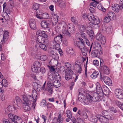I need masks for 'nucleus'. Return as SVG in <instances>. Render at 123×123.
<instances>
[{
  "label": "nucleus",
  "mask_w": 123,
  "mask_h": 123,
  "mask_svg": "<svg viewBox=\"0 0 123 123\" xmlns=\"http://www.w3.org/2000/svg\"><path fill=\"white\" fill-rule=\"evenodd\" d=\"M70 72L68 73L65 72V78L67 80H68L72 78V76L69 73ZM71 73V72H70Z\"/></svg>",
  "instance_id": "obj_37"
},
{
  "label": "nucleus",
  "mask_w": 123,
  "mask_h": 123,
  "mask_svg": "<svg viewBox=\"0 0 123 123\" xmlns=\"http://www.w3.org/2000/svg\"><path fill=\"white\" fill-rule=\"evenodd\" d=\"M33 66L37 67L40 68L41 67V64L40 62L37 61L34 63Z\"/></svg>",
  "instance_id": "obj_46"
},
{
  "label": "nucleus",
  "mask_w": 123,
  "mask_h": 123,
  "mask_svg": "<svg viewBox=\"0 0 123 123\" xmlns=\"http://www.w3.org/2000/svg\"><path fill=\"white\" fill-rule=\"evenodd\" d=\"M23 96H26L27 99L33 102L32 103V107L34 109L36 105V102L37 99L38 94L37 91L35 89H33L32 91V96L31 95L24 94Z\"/></svg>",
  "instance_id": "obj_1"
},
{
  "label": "nucleus",
  "mask_w": 123,
  "mask_h": 123,
  "mask_svg": "<svg viewBox=\"0 0 123 123\" xmlns=\"http://www.w3.org/2000/svg\"><path fill=\"white\" fill-rule=\"evenodd\" d=\"M42 18H48L49 17V14L47 13H44L42 14Z\"/></svg>",
  "instance_id": "obj_53"
},
{
  "label": "nucleus",
  "mask_w": 123,
  "mask_h": 123,
  "mask_svg": "<svg viewBox=\"0 0 123 123\" xmlns=\"http://www.w3.org/2000/svg\"><path fill=\"white\" fill-rule=\"evenodd\" d=\"M58 17L56 14H55L53 15L51 21L52 24L54 25H55L57 23L58 21Z\"/></svg>",
  "instance_id": "obj_23"
},
{
  "label": "nucleus",
  "mask_w": 123,
  "mask_h": 123,
  "mask_svg": "<svg viewBox=\"0 0 123 123\" xmlns=\"http://www.w3.org/2000/svg\"><path fill=\"white\" fill-rule=\"evenodd\" d=\"M65 66L67 68H68V72H71V73H72L73 71L71 69L72 67L71 64L68 62H67L65 63Z\"/></svg>",
  "instance_id": "obj_32"
},
{
  "label": "nucleus",
  "mask_w": 123,
  "mask_h": 123,
  "mask_svg": "<svg viewBox=\"0 0 123 123\" xmlns=\"http://www.w3.org/2000/svg\"><path fill=\"white\" fill-rule=\"evenodd\" d=\"M67 52L70 55H73L74 53L75 52L73 48L71 47H68L67 48Z\"/></svg>",
  "instance_id": "obj_33"
},
{
  "label": "nucleus",
  "mask_w": 123,
  "mask_h": 123,
  "mask_svg": "<svg viewBox=\"0 0 123 123\" xmlns=\"http://www.w3.org/2000/svg\"><path fill=\"white\" fill-rule=\"evenodd\" d=\"M29 24L30 28L32 29H35L36 28V23L35 20L33 19L29 21Z\"/></svg>",
  "instance_id": "obj_19"
},
{
  "label": "nucleus",
  "mask_w": 123,
  "mask_h": 123,
  "mask_svg": "<svg viewBox=\"0 0 123 123\" xmlns=\"http://www.w3.org/2000/svg\"><path fill=\"white\" fill-rule=\"evenodd\" d=\"M81 116L84 119H86L87 117V114L85 112H82Z\"/></svg>",
  "instance_id": "obj_51"
},
{
  "label": "nucleus",
  "mask_w": 123,
  "mask_h": 123,
  "mask_svg": "<svg viewBox=\"0 0 123 123\" xmlns=\"http://www.w3.org/2000/svg\"><path fill=\"white\" fill-rule=\"evenodd\" d=\"M77 123H84V122L83 120L80 118H78L77 120Z\"/></svg>",
  "instance_id": "obj_63"
},
{
  "label": "nucleus",
  "mask_w": 123,
  "mask_h": 123,
  "mask_svg": "<svg viewBox=\"0 0 123 123\" xmlns=\"http://www.w3.org/2000/svg\"><path fill=\"white\" fill-rule=\"evenodd\" d=\"M52 81H48L47 84L48 87H50L52 88L54 86V83H52Z\"/></svg>",
  "instance_id": "obj_50"
},
{
  "label": "nucleus",
  "mask_w": 123,
  "mask_h": 123,
  "mask_svg": "<svg viewBox=\"0 0 123 123\" xmlns=\"http://www.w3.org/2000/svg\"><path fill=\"white\" fill-rule=\"evenodd\" d=\"M98 117H99V114L97 115V116H94L91 118V120L92 122L96 123L97 121Z\"/></svg>",
  "instance_id": "obj_36"
},
{
  "label": "nucleus",
  "mask_w": 123,
  "mask_h": 123,
  "mask_svg": "<svg viewBox=\"0 0 123 123\" xmlns=\"http://www.w3.org/2000/svg\"><path fill=\"white\" fill-rule=\"evenodd\" d=\"M81 35L83 39H84L85 40L86 43L87 45L88 46H90V44L86 34L83 32H81Z\"/></svg>",
  "instance_id": "obj_16"
},
{
  "label": "nucleus",
  "mask_w": 123,
  "mask_h": 123,
  "mask_svg": "<svg viewBox=\"0 0 123 123\" xmlns=\"http://www.w3.org/2000/svg\"><path fill=\"white\" fill-rule=\"evenodd\" d=\"M94 2L90 3V5L91 6H93L94 7H95L97 6V4L99 3V2H96L95 1H94Z\"/></svg>",
  "instance_id": "obj_57"
},
{
  "label": "nucleus",
  "mask_w": 123,
  "mask_h": 123,
  "mask_svg": "<svg viewBox=\"0 0 123 123\" xmlns=\"http://www.w3.org/2000/svg\"><path fill=\"white\" fill-rule=\"evenodd\" d=\"M98 51L96 50H93L91 53V55L93 57H97Z\"/></svg>",
  "instance_id": "obj_44"
},
{
  "label": "nucleus",
  "mask_w": 123,
  "mask_h": 123,
  "mask_svg": "<svg viewBox=\"0 0 123 123\" xmlns=\"http://www.w3.org/2000/svg\"><path fill=\"white\" fill-rule=\"evenodd\" d=\"M80 50L81 51L82 54L84 56L86 55L87 52H89L88 48L86 47L85 46Z\"/></svg>",
  "instance_id": "obj_22"
},
{
  "label": "nucleus",
  "mask_w": 123,
  "mask_h": 123,
  "mask_svg": "<svg viewBox=\"0 0 123 123\" xmlns=\"http://www.w3.org/2000/svg\"><path fill=\"white\" fill-rule=\"evenodd\" d=\"M115 93L116 97L120 99H123V92L122 90L117 89L115 90Z\"/></svg>",
  "instance_id": "obj_9"
},
{
  "label": "nucleus",
  "mask_w": 123,
  "mask_h": 123,
  "mask_svg": "<svg viewBox=\"0 0 123 123\" xmlns=\"http://www.w3.org/2000/svg\"><path fill=\"white\" fill-rule=\"evenodd\" d=\"M15 101L17 104V106L18 107H17V108L20 109H21V107L20 105L21 103V101L20 98L18 97H16L15 98Z\"/></svg>",
  "instance_id": "obj_29"
},
{
  "label": "nucleus",
  "mask_w": 123,
  "mask_h": 123,
  "mask_svg": "<svg viewBox=\"0 0 123 123\" xmlns=\"http://www.w3.org/2000/svg\"><path fill=\"white\" fill-rule=\"evenodd\" d=\"M57 74L58 75V77L57 75H50L49 77V78L50 79V80H51V81H53L54 80L56 79H57V78H60V76L57 73Z\"/></svg>",
  "instance_id": "obj_30"
},
{
  "label": "nucleus",
  "mask_w": 123,
  "mask_h": 123,
  "mask_svg": "<svg viewBox=\"0 0 123 123\" xmlns=\"http://www.w3.org/2000/svg\"><path fill=\"white\" fill-rule=\"evenodd\" d=\"M102 115L105 117H111L110 115L109 112L108 111H102Z\"/></svg>",
  "instance_id": "obj_40"
},
{
  "label": "nucleus",
  "mask_w": 123,
  "mask_h": 123,
  "mask_svg": "<svg viewBox=\"0 0 123 123\" xmlns=\"http://www.w3.org/2000/svg\"><path fill=\"white\" fill-rule=\"evenodd\" d=\"M88 19L90 21L94 23L96 25H98L100 23V21L98 19H96L93 14L89 15Z\"/></svg>",
  "instance_id": "obj_12"
},
{
  "label": "nucleus",
  "mask_w": 123,
  "mask_h": 123,
  "mask_svg": "<svg viewBox=\"0 0 123 123\" xmlns=\"http://www.w3.org/2000/svg\"><path fill=\"white\" fill-rule=\"evenodd\" d=\"M40 59L42 61H45L48 60V57L46 55H43L41 56Z\"/></svg>",
  "instance_id": "obj_48"
},
{
  "label": "nucleus",
  "mask_w": 123,
  "mask_h": 123,
  "mask_svg": "<svg viewBox=\"0 0 123 123\" xmlns=\"http://www.w3.org/2000/svg\"><path fill=\"white\" fill-rule=\"evenodd\" d=\"M80 41H74V45L78 48L80 49L85 46L84 41L83 39L79 38Z\"/></svg>",
  "instance_id": "obj_6"
},
{
  "label": "nucleus",
  "mask_w": 123,
  "mask_h": 123,
  "mask_svg": "<svg viewBox=\"0 0 123 123\" xmlns=\"http://www.w3.org/2000/svg\"><path fill=\"white\" fill-rule=\"evenodd\" d=\"M46 90L48 92V93L49 95L51 94L53 92L52 88L50 87H47Z\"/></svg>",
  "instance_id": "obj_54"
},
{
  "label": "nucleus",
  "mask_w": 123,
  "mask_h": 123,
  "mask_svg": "<svg viewBox=\"0 0 123 123\" xmlns=\"http://www.w3.org/2000/svg\"><path fill=\"white\" fill-rule=\"evenodd\" d=\"M93 64L95 66H98L99 65V62L97 60H95L93 61Z\"/></svg>",
  "instance_id": "obj_64"
},
{
  "label": "nucleus",
  "mask_w": 123,
  "mask_h": 123,
  "mask_svg": "<svg viewBox=\"0 0 123 123\" xmlns=\"http://www.w3.org/2000/svg\"><path fill=\"white\" fill-rule=\"evenodd\" d=\"M41 24V27L44 28H49V24L48 21L45 20H43L42 21Z\"/></svg>",
  "instance_id": "obj_21"
},
{
  "label": "nucleus",
  "mask_w": 123,
  "mask_h": 123,
  "mask_svg": "<svg viewBox=\"0 0 123 123\" xmlns=\"http://www.w3.org/2000/svg\"><path fill=\"white\" fill-rule=\"evenodd\" d=\"M50 55L53 58L57 59L59 58V56L58 54L57 51L52 50L50 52Z\"/></svg>",
  "instance_id": "obj_20"
},
{
  "label": "nucleus",
  "mask_w": 123,
  "mask_h": 123,
  "mask_svg": "<svg viewBox=\"0 0 123 123\" xmlns=\"http://www.w3.org/2000/svg\"><path fill=\"white\" fill-rule=\"evenodd\" d=\"M63 118L62 117L61 114H59V116L57 118V123H62Z\"/></svg>",
  "instance_id": "obj_43"
},
{
  "label": "nucleus",
  "mask_w": 123,
  "mask_h": 123,
  "mask_svg": "<svg viewBox=\"0 0 123 123\" xmlns=\"http://www.w3.org/2000/svg\"><path fill=\"white\" fill-rule=\"evenodd\" d=\"M46 102L45 100L43 99L41 102L40 105L43 107L44 106L46 105Z\"/></svg>",
  "instance_id": "obj_60"
},
{
  "label": "nucleus",
  "mask_w": 123,
  "mask_h": 123,
  "mask_svg": "<svg viewBox=\"0 0 123 123\" xmlns=\"http://www.w3.org/2000/svg\"><path fill=\"white\" fill-rule=\"evenodd\" d=\"M104 20L105 22L108 23L111 20L110 18L108 17V16L107 15V16L105 17L104 18Z\"/></svg>",
  "instance_id": "obj_56"
},
{
  "label": "nucleus",
  "mask_w": 123,
  "mask_h": 123,
  "mask_svg": "<svg viewBox=\"0 0 123 123\" xmlns=\"http://www.w3.org/2000/svg\"><path fill=\"white\" fill-rule=\"evenodd\" d=\"M2 83L3 85L5 87H7L8 85V83L7 80L5 79H3L2 80Z\"/></svg>",
  "instance_id": "obj_47"
},
{
  "label": "nucleus",
  "mask_w": 123,
  "mask_h": 123,
  "mask_svg": "<svg viewBox=\"0 0 123 123\" xmlns=\"http://www.w3.org/2000/svg\"><path fill=\"white\" fill-rule=\"evenodd\" d=\"M16 109L15 108L14 106L12 105H9L7 107V110L10 112H11L13 111H15L16 110Z\"/></svg>",
  "instance_id": "obj_42"
},
{
  "label": "nucleus",
  "mask_w": 123,
  "mask_h": 123,
  "mask_svg": "<svg viewBox=\"0 0 123 123\" xmlns=\"http://www.w3.org/2000/svg\"><path fill=\"white\" fill-rule=\"evenodd\" d=\"M100 71L105 74H108L110 73L109 68L106 66L103 65L102 62H100Z\"/></svg>",
  "instance_id": "obj_5"
},
{
  "label": "nucleus",
  "mask_w": 123,
  "mask_h": 123,
  "mask_svg": "<svg viewBox=\"0 0 123 123\" xmlns=\"http://www.w3.org/2000/svg\"><path fill=\"white\" fill-rule=\"evenodd\" d=\"M23 99L24 101V105L23 107L25 110L26 111H28L31 110V101L29 100L25 96H23Z\"/></svg>",
  "instance_id": "obj_3"
},
{
  "label": "nucleus",
  "mask_w": 123,
  "mask_h": 123,
  "mask_svg": "<svg viewBox=\"0 0 123 123\" xmlns=\"http://www.w3.org/2000/svg\"><path fill=\"white\" fill-rule=\"evenodd\" d=\"M32 71L35 73H38L40 71V68L33 66L31 68Z\"/></svg>",
  "instance_id": "obj_35"
},
{
  "label": "nucleus",
  "mask_w": 123,
  "mask_h": 123,
  "mask_svg": "<svg viewBox=\"0 0 123 123\" xmlns=\"http://www.w3.org/2000/svg\"><path fill=\"white\" fill-rule=\"evenodd\" d=\"M8 116L12 121V123L13 122H19L21 123L22 122L21 118L19 116L11 113L9 114L8 115Z\"/></svg>",
  "instance_id": "obj_4"
},
{
  "label": "nucleus",
  "mask_w": 123,
  "mask_h": 123,
  "mask_svg": "<svg viewBox=\"0 0 123 123\" xmlns=\"http://www.w3.org/2000/svg\"><path fill=\"white\" fill-rule=\"evenodd\" d=\"M32 86L34 88V89H35V90H37L38 91H40L41 89V85L36 82H33Z\"/></svg>",
  "instance_id": "obj_25"
},
{
  "label": "nucleus",
  "mask_w": 123,
  "mask_h": 123,
  "mask_svg": "<svg viewBox=\"0 0 123 123\" xmlns=\"http://www.w3.org/2000/svg\"><path fill=\"white\" fill-rule=\"evenodd\" d=\"M36 41L37 43H43L44 42V38L41 35H39L37 37Z\"/></svg>",
  "instance_id": "obj_27"
},
{
  "label": "nucleus",
  "mask_w": 123,
  "mask_h": 123,
  "mask_svg": "<svg viewBox=\"0 0 123 123\" xmlns=\"http://www.w3.org/2000/svg\"><path fill=\"white\" fill-rule=\"evenodd\" d=\"M54 86H55L56 88H58L61 86L60 82V81L57 80L54 81Z\"/></svg>",
  "instance_id": "obj_41"
},
{
  "label": "nucleus",
  "mask_w": 123,
  "mask_h": 123,
  "mask_svg": "<svg viewBox=\"0 0 123 123\" xmlns=\"http://www.w3.org/2000/svg\"><path fill=\"white\" fill-rule=\"evenodd\" d=\"M98 119L102 123H108L109 122V119H112L111 117H106L99 115V117H98Z\"/></svg>",
  "instance_id": "obj_8"
},
{
  "label": "nucleus",
  "mask_w": 123,
  "mask_h": 123,
  "mask_svg": "<svg viewBox=\"0 0 123 123\" xmlns=\"http://www.w3.org/2000/svg\"><path fill=\"white\" fill-rule=\"evenodd\" d=\"M67 30L72 33H74L75 31V28L74 25L72 24H69L67 25Z\"/></svg>",
  "instance_id": "obj_17"
},
{
  "label": "nucleus",
  "mask_w": 123,
  "mask_h": 123,
  "mask_svg": "<svg viewBox=\"0 0 123 123\" xmlns=\"http://www.w3.org/2000/svg\"><path fill=\"white\" fill-rule=\"evenodd\" d=\"M96 85L97 93L99 94V96H103L104 93L103 92L102 88L101 87L100 84L98 82L96 83Z\"/></svg>",
  "instance_id": "obj_7"
},
{
  "label": "nucleus",
  "mask_w": 123,
  "mask_h": 123,
  "mask_svg": "<svg viewBox=\"0 0 123 123\" xmlns=\"http://www.w3.org/2000/svg\"><path fill=\"white\" fill-rule=\"evenodd\" d=\"M8 32L6 31H4L2 39L1 40V43L4 44L6 42L8 38Z\"/></svg>",
  "instance_id": "obj_14"
},
{
  "label": "nucleus",
  "mask_w": 123,
  "mask_h": 123,
  "mask_svg": "<svg viewBox=\"0 0 123 123\" xmlns=\"http://www.w3.org/2000/svg\"><path fill=\"white\" fill-rule=\"evenodd\" d=\"M39 4L37 3H34L32 7L33 9L35 10H37L39 8Z\"/></svg>",
  "instance_id": "obj_49"
},
{
  "label": "nucleus",
  "mask_w": 123,
  "mask_h": 123,
  "mask_svg": "<svg viewBox=\"0 0 123 123\" xmlns=\"http://www.w3.org/2000/svg\"><path fill=\"white\" fill-rule=\"evenodd\" d=\"M99 94L97 93H94L92 94V96L88 94L87 95V98L85 100L84 102L86 104H88L90 100L95 102L98 100L99 98Z\"/></svg>",
  "instance_id": "obj_2"
},
{
  "label": "nucleus",
  "mask_w": 123,
  "mask_h": 123,
  "mask_svg": "<svg viewBox=\"0 0 123 123\" xmlns=\"http://www.w3.org/2000/svg\"><path fill=\"white\" fill-rule=\"evenodd\" d=\"M58 6L61 8H64L66 6V4L65 2L62 0H60L58 2Z\"/></svg>",
  "instance_id": "obj_34"
},
{
  "label": "nucleus",
  "mask_w": 123,
  "mask_h": 123,
  "mask_svg": "<svg viewBox=\"0 0 123 123\" xmlns=\"http://www.w3.org/2000/svg\"><path fill=\"white\" fill-rule=\"evenodd\" d=\"M39 46L41 48L44 50H46L47 49V47L46 45L44 44H40L39 45Z\"/></svg>",
  "instance_id": "obj_52"
},
{
  "label": "nucleus",
  "mask_w": 123,
  "mask_h": 123,
  "mask_svg": "<svg viewBox=\"0 0 123 123\" xmlns=\"http://www.w3.org/2000/svg\"><path fill=\"white\" fill-rule=\"evenodd\" d=\"M62 36L61 34L55 37L54 38L53 44H55V43H59L62 42Z\"/></svg>",
  "instance_id": "obj_18"
},
{
  "label": "nucleus",
  "mask_w": 123,
  "mask_h": 123,
  "mask_svg": "<svg viewBox=\"0 0 123 123\" xmlns=\"http://www.w3.org/2000/svg\"><path fill=\"white\" fill-rule=\"evenodd\" d=\"M101 11L104 12L106 11V9L105 8L101 5H99L97 7Z\"/></svg>",
  "instance_id": "obj_55"
},
{
  "label": "nucleus",
  "mask_w": 123,
  "mask_h": 123,
  "mask_svg": "<svg viewBox=\"0 0 123 123\" xmlns=\"http://www.w3.org/2000/svg\"><path fill=\"white\" fill-rule=\"evenodd\" d=\"M66 111L67 117H68L71 118L72 116L71 111L69 110H68Z\"/></svg>",
  "instance_id": "obj_58"
},
{
  "label": "nucleus",
  "mask_w": 123,
  "mask_h": 123,
  "mask_svg": "<svg viewBox=\"0 0 123 123\" xmlns=\"http://www.w3.org/2000/svg\"><path fill=\"white\" fill-rule=\"evenodd\" d=\"M108 17H109L111 20L114 19L115 17V13L112 12H109L107 14Z\"/></svg>",
  "instance_id": "obj_28"
},
{
  "label": "nucleus",
  "mask_w": 123,
  "mask_h": 123,
  "mask_svg": "<svg viewBox=\"0 0 123 123\" xmlns=\"http://www.w3.org/2000/svg\"><path fill=\"white\" fill-rule=\"evenodd\" d=\"M112 7L113 10L117 12H118L120 10V6L118 4H115L113 5Z\"/></svg>",
  "instance_id": "obj_24"
},
{
  "label": "nucleus",
  "mask_w": 123,
  "mask_h": 123,
  "mask_svg": "<svg viewBox=\"0 0 123 123\" xmlns=\"http://www.w3.org/2000/svg\"><path fill=\"white\" fill-rule=\"evenodd\" d=\"M74 66L76 68V71L77 73L79 74H80L82 70L80 62L76 61L75 63Z\"/></svg>",
  "instance_id": "obj_15"
},
{
  "label": "nucleus",
  "mask_w": 123,
  "mask_h": 123,
  "mask_svg": "<svg viewBox=\"0 0 123 123\" xmlns=\"http://www.w3.org/2000/svg\"><path fill=\"white\" fill-rule=\"evenodd\" d=\"M88 27H86L85 25H78V29L81 32L85 31L86 28H87Z\"/></svg>",
  "instance_id": "obj_31"
},
{
  "label": "nucleus",
  "mask_w": 123,
  "mask_h": 123,
  "mask_svg": "<svg viewBox=\"0 0 123 123\" xmlns=\"http://www.w3.org/2000/svg\"><path fill=\"white\" fill-rule=\"evenodd\" d=\"M62 25L63 26L62 32L63 34L65 36L70 37V34L68 30H67V26L66 23L65 22H63L62 23Z\"/></svg>",
  "instance_id": "obj_11"
},
{
  "label": "nucleus",
  "mask_w": 123,
  "mask_h": 123,
  "mask_svg": "<svg viewBox=\"0 0 123 123\" xmlns=\"http://www.w3.org/2000/svg\"><path fill=\"white\" fill-rule=\"evenodd\" d=\"M88 17H89V15L88 16L87 14L86 13H84L82 16L83 18L85 19H88Z\"/></svg>",
  "instance_id": "obj_62"
},
{
  "label": "nucleus",
  "mask_w": 123,
  "mask_h": 123,
  "mask_svg": "<svg viewBox=\"0 0 123 123\" xmlns=\"http://www.w3.org/2000/svg\"><path fill=\"white\" fill-rule=\"evenodd\" d=\"M98 72L96 71H94L91 75V77L93 79H95L97 78L98 75Z\"/></svg>",
  "instance_id": "obj_39"
},
{
  "label": "nucleus",
  "mask_w": 123,
  "mask_h": 123,
  "mask_svg": "<svg viewBox=\"0 0 123 123\" xmlns=\"http://www.w3.org/2000/svg\"><path fill=\"white\" fill-rule=\"evenodd\" d=\"M102 88L103 90V92L105 95H108L110 93V91L108 88L105 85L103 86Z\"/></svg>",
  "instance_id": "obj_26"
},
{
  "label": "nucleus",
  "mask_w": 123,
  "mask_h": 123,
  "mask_svg": "<svg viewBox=\"0 0 123 123\" xmlns=\"http://www.w3.org/2000/svg\"><path fill=\"white\" fill-rule=\"evenodd\" d=\"M59 43H55V44H53V48H55L56 51H57L60 49V46Z\"/></svg>",
  "instance_id": "obj_45"
},
{
  "label": "nucleus",
  "mask_w": 123,
  "mask_h": 123,
  "mask_svg": "<svg viewBox=\"0 0 123 123\" xmlns=\"http://www.w3.org/2000/svg\"><path fill=\"white\" fill-rule=\"evenodd\" d=\"M83 96L82 95H78V98L79 100L81 102H83Z\"/></svg>",
  "instance_id": "obj_59"
},
{
  "label": "nucleus",
  "mask_w": 123,
  "mask_h": 123,
  "mask_svg": "<svg viewBox=\"0 0 123 123\" xmlns=\"http://www.w3.org/2000/svg\"><path fill=\"white\" fill-rule=\"evenodd\" d=\"M95 25H96L94 24V23L92 22H89V27L88 26V28H90H90H92L94 27Z\"/></svg>",
  "instance_id": "obj_61"
},
{
  "label": "nucleus",
  "mask_w": 123,
  "mask_h": 123,
  "mask_svg": "<svg viewBox=\"0 0 123 123\" xmlns=\"http://www.w3.org/2000/svg\"><path fill=\"white\" fill-rule=\"evenodd\" d=\"M96 38L100 41L102 44H104L106 43L105 37L101 34H98L97 35Z\"/></svg>",
  "instance_id": "obj_13"
},
{
  "label": "nucleus",
  "mask_w": 123,
  "mask_h": 123,
  "mask_svg": "<svg viewBox=\"0 0 123 123\" xmlns=\"http://www.w3.org/2000/svg\"><path fill=\"white\" fill-rule=\"evenodd\" d=\"M86 33L89 35L90 37L92 38L94 37V33L93 31L92 30H86Z\"/></svg>",
  "instance_id": "obj_38"
},
{
  "label": "nucleus",
  "mask_w": 123,
  "mask_h": 123,
  "mask_svg": "<svg viewBox=\"0 0 123 123\" xmlns=\"http://www.w3.org/2000/svg\"><path fill=\"white\" fill-rule=\"evenodd\" d=\"M101 80L102 81L103 80L106 84L109 86H111L112 85V81L109 77L107 76L101 75Z\"/></svg>",
  "instance_id": "obj_10"
}]
</instances>
